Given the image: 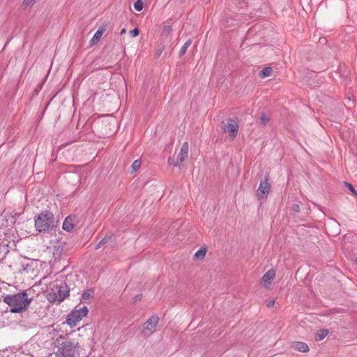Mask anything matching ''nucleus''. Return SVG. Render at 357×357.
I'll use <instances>...</instances> for the list:
<instances>
[{
    "instance_id": "nucleus-1",
    "label": "nucleus",
    "mask_w": 357,
    "mask_h": 357,
    "mask_svg": "<svg viewBox=\"0 0 357 357\" xmlns=\"http://www.w3.org/2000/svg\"><path fill=\"white\" fill-rule=\"evenodd\" d=\"M3 301L9 307L12 313H19L26 310L29 306L31 298H29L26 291H22L14 294H7Z\"/></svg>"
},
{
    "instance_id": "nucleus-2",
    "label": "nucleus",
    "mask_w": 357,
    "mask_h": 357,
    "mask_svg": "<svg viewBox=\"0 0 357 357\" xmlns=\"http://www.w3.org/2000/svg\"><path fill=\"white\" fill-rule=\"evenodd\" d=\"M56 346L54 348V353L50 357H75L79 348L78 343L71 341H56Z\"/></svg>"
},
{
    "instance_id": "nucleus-3",
    "label": "nucleus",
    "mask_w": 357,
    "mask_h": 357,
    "mask_svg": "<svg viewBox=\"0 0 357 357\" xmlns=\"http://www.w3.org/2000/svg\"><path fill=\"white\" fill-rule=\"evenodd\" d=\"M36 229L39 232H49L56 227V221L52 212L45 211L34 218Z\"/></svg>"
},
{
    "instance_id": "nucleus-4",
    "label": "nucleus",
    "mask_w": 357,
    "mask_h": 357,
    "mask_svg": "<svg viewBox=\"0 0 357 357\" xmlns=\"http://www.w3.org/2000/svg\"><path fill=\"white\" fill-rule=\"evenodd\" d=\"M68 296L66 285L52 284L49 289L47 298L50 303H61Z\"/></svg>"
},
{
    "instance_id": "nucleus-5",
    "label": "nucleus",
    "mask_w": 357,
    "mask_h": 357,
    "mask_svg": "<svg viewBox=\"0 0 357 357\" xmlns=\"http://www.w3.org/2000/svg\"><path fill=\"white\" fill-rule=\"evenodd\" d=\"M88 312L89 310L86 306H83L79 309L75 308L68 316L66 323L71 327H75L83 317L87 315Z\"/></svg>"
},
{
    "instance_id": "nucleus-6",
    "label": "nucleus",
    "mask_w": 357,
    "mask_h": 357,
    "mask_svg": "<svg viewBox=\"0 0 357 357\" xmlns=\"http://www.w3.org/2000/svg\"><path fill=\"white\" fill-rule=\"evenodd\" d=\"M159 323V317L157 314H153L142 326L141 333L144 337H150L157 328Z\"/></svg>"
},
{
    "instance_id": "nucleus-7",
    "label": "nucleus",
    "mask_w": 357,
    "mask_h": 357,
    "mask_svg": "<svg viewBox=\"0 0 357 357\" xmlns=\"http://www.w3.org/2000/svg\"><path fill=\"white\" fill-rule=\"evenodd\" d=\"M238 121L237 119H229L224 127V130L231 138L234 139L238 132Z\"/></svg>"
},
{
    "instance_id": "nucleus-8",
    "label": "nucleus",
    "mask_w": 357,
    "mask_h": 357,
    "mask_svg": "<svg viewBox=\"0 0 357 357\" xmlns=\"http://www.w3.org/2000/svg\"><path fill=\"white\" fill-rule=\"evenodd\" d=\"M78 223V218L75 215L68 216L63 223V229L71 231Z\"/></svg>"
},
{
    "instance_id": "nucleus-9",
    "label": "nucleus",
    "mask_w": 357,
    "mask_h": 357,
    "mask_svg": "<svg viewBox=\"0 0 357 357\" xmlns=\"http://www.w3.org/2000/svg\"><path fill=\"white\" fill-rule=\"evenodd\" d=\"M270 191V185L268 182V179L266 178L261 181L257 191V195L259 198L266 197Z\"/></svg>"
},
{
    "instance_id": "nucleus-10",
    "label": "nucleus",
    "mask_w": 357,
    "mask_h": 357,
    "mask_svg": "<svg viewBox=\"0 0 357 357\" xmlns=\"http://www.w3.org/2000/svg\"><path fill=\"white\" fill-rule=\"evenodd\" d=\"M188 149H189L188 143L187 142H185L182 144L181 150L177 156V160L179 162L181 165L188 158Z\"/></svg>"
},
{
    "instance_id": "nucleus-11",
    "label": "nucleus",
    "mask_w": 357,
    "mask_h": 357,
    "mask_svg": "<svg viewBox=\"0 0 357 357\" xmlns=\"http://www.w3.org/2000/svg\"><path fill=\"white\" fill-rule=\"evenodd\" d=\"M105 30L106 29L104 26H101L98 28L90 41L91 45H95L100 40Z\"/></svg>"
},
{
    "instance_id": "nucleus-12",
    "label": "nucleus",
    "mask_w": 357,
    "mask_h": 357,
    "mask_svg": "<svg viewBox=\"0 0 357 357\" xmlns=\"http://www.w3.org/2000/svg\"><path fill=\"white\" fill-rule=\"evenodd\" d=\"M292 348L300 352H307L309 347L307 344L303 342H294L292 343Z\"/></svg>"
},
{
    "instance_id": "nucleus-13",
    "label": "nucleus",
    "mask_w": 357,
    "mask_h": 357,
    "mask_svg": "<svg viewBox=\"0 0 357 357\" xmlns=\"http://www.w3.org/2000/svg\"><path fill=\"white\" fill-rule=\"evenodd\" d=\"M275 272L273 269L268 271L262 277L261 281L265 284H270L271 281L275 278Z\"/></svg>"
},
{
    "instance_id": "nucleus-14",
    "label": "nucleus",
    "mask_w": 357,
    "mask_h": 357,
    "mask_svg": "<svg viewBox=\"0 0 357 357\" xmlns=\"http://www.w3.org/2000/svg\"><path fill=\"white\" fill-rule=\"evenodd\" d=\"M94 294V291L93 289H89L86 291H85L81 297V301L82 302H85L89 298H91Z\"/></svg>"
},
{
    "instance_id": "nucleus-15",
    "label": "nucleus",
    "mask_w": 357,
    "mask_h": 357,
    "mask_svg": "<svg viewBox=\"0 0 357 357\" xmlns=\"http://www.w3.org/2000/svg\"><path fill=\"white\" fill-rule=\"evenodd\" d=\"M272 71L273 69L271 67H266L259 73V76L260 78L269 77L271 76Z\"/></svg>"
},
{
    "instance_id": "nucleus-16",
    "label": "nucleus",
    "mask_w": 357,
    "mask_h": 357,
    "mask_svg": "<svg viewBox=\"0 0 357 357\" xmlns=\"http://www.w3.org/2000/svg\"><path fill=\"white\" fill-rule=\"evenodd\" d=\"M328 333V330L322 329L319 331L315 335V340L317 341H320L323 340Z\"/></svg>"
},
{
    "instance_id": "nucleus-17",
    "label": "nucleus",
    "mask_w": 357,
    "mask_h": 357,
    "mask_svg": "<svg viewBox=\"0 0 357 357\" xmlns=\"http://www.w3.org/2000/svg\"><path fill=\"white\" fill-rule=\"evenodd\" d=\"M192 43V41L191 40H188L185 42V43L181 47V48L180 49V51H179V56H182L183 55L185 54V53L186 52V50L187 49L190 47V45H191Z\"/></svg>"
},
{
    "instance_id": "nucleus-18",
    "label": "nucleus",
    "mask_w": 357,
    "mask_h": 357,
    "mask_svg": "<svg viewBox=\"0 0 357 357\" xmlns=\"http://www.w3.org/2000/svg\"><path fill=\"white\" fill-rule=\"evenodd\" d=\"M206 254V248H200L199 250H197L195 254V257L197 259H202L205 257Z\"/></svg>"
},
{
    "instance_id": "nucleus-19",
    "label": "nucleus",
    "mask_w": 357,
    "mask_h": 357,
    "mask_svg": "<svg viewBox=\"0 0 357 357\" xmlns=\"http://www.w3.org/2000/svg\"><path fill=\"white\" fill-rule=\"evenodd\" d=\"M140 166H141V162L139 160H135L131 166L132 173L136 172L137 171H138Z\"/></svg>"
},
{
    "instance_id": "nucleus-20",
    "label": "nucleus",
    "mask_w": 357,
    "mask_h": 357,
    "mask_svg": "<svg viewBox=\"0 0 357 357\" xmlns=\"http://www.w3.org/2000/svg\"><path fill=\"white\" fill-rule=\"evenodd\" d=\"M134 8L137 11H141L144 8V3L142 0H137L134 3Z\"/></svg>"
},
{
    "instance_id": "nucleus-21",
    "label": "nucleus",
    "mask_w": 357,
    "mask_h": 357,
    "mask_svg": "<svg viewBox=\"0 0 357 357\" xmlns=\"http://www.w3.org/2000/svg\"><path fill=\"white\" fill-rule=\"evenodd\" d=\"M344 185L348 188V190L356 197H357V191L355 190L354 186L348 183V182H344Z\"/></svg>"
},
{
    "instance_id": "nucleus-22",
    "label": "nucleus",
    "mask_w": 357,
    "mask_h": 357,
    "mask_svg": "<svg viewBox=\"0 0 357 357\" xmlns=\"http://www.w3.org/2000/svg\"><path fill=\"white\" fill-rule=\"evenodd\" d=\"M36 2V0H24L22 3V6L24 8H28L32 6L34 3Z\"/></svg>"
},
{
    "instance_id": "nucleus-23",
    "label": "nucleus",
    "mask_w": 357,
    "mask_h": 357,
    "mask_svg": "<svg viewBox=\"0 0 357 357\" xmlns=\"http://www.w3.org/2000/svg\"><path fill=\"white\" fill-rule=\"evenodd\" d=\"M108 241V238L107 237L103 238L96 246L95 249L98 250L100 248L102 245L106 244Z\"/></svg>"
},
{
    "instance_id": "nucleus-24",
    "label": "nucleus",
    "mask_w": 357,
    "mask_h": 357,
    "mask_svg": "<svg viewBox=\"0 0 357 357\" xmlns=\"http://www.w3.org/2000/svg\"><path fill=\"white\" fill-rule=\"evenodd\" d=\"M168 163L171 165H173L174 167H181L179 162L177 160L175 162L174 159L173 158H169L168 159Z\"/></svg>"
},
{
    "instance_id": "nucleus-25",
    "label": "nucleus",
    "mask_w": 357,
    "mask_h": 357,
    "mask_svg": "<svg viewBox=\"0 0 357 357\" xmlns=\"http://www.w3.org/2000/svg\"><path fill=\"white\" fill-rule=\"evenodd\" d=\"M139 34V29L137 28H135L130 31V35L132 37H136Z\"/></svg>"
},
{
    "instance_id": "nucleus-26",
    "label": "nucleus",
    "mask_w": 357,
    "mask_h": 357,
    "mask_svg": "<svg viewBox=\"0 0 357 357\" xmlns=\"http://www.w3.org/2000/svg\"><path fill=\"white\" fill-rule=\"evenodd\" d=\"M291 209L292 211H294V212H299L300 211V207L298 204H293L292 206H291Z\"/></svg>"
},
{
    "instance_id": "nucleus-27",
    "label": "nucleus",
    "mask_w": 357,
    "mask_h": 357,
    "mask_svg": "<svg viewBox=\"0 0 357 357\" xmlns=\"http://www.w3.org/2000/svg\"><path fill=\"white\" fill-rule=\"evenodd\" d=\"M268 121V119L266 117V116L264 114L261 117V121L262 124L265 125Z\"/></svg>"
},
{
    "instance_id": "nucleus-28",
    "label": "nucleus",
    "mask_w": 357,
    "mask_h": 357,
    "mask_svg": "<svg viewBox=\"0 0 357 357\" xmlns=\"http://www.w3.org/2000/svg\"><path fill=\"white\" fill-rule=\"evenodd\" d=\"M274 304H275V301L274 300H270V301H267L266 306L268 307H273Z\"/></svg>"
},
{
    "instance_id": "nucleus-29",
    "label": "nucleus",
    "mask_w": 357,
    "mask_h": 357,
    "mask_svg": "<svg viewBox=\"0 0 357 357\" xmlns=\"http://www.w3.org/2000/svg\"><path fill=\"white\" fill-rule=\"evenodd\" d=\"M126 32V29L125 28L122 29L121 32H120V34L121 35H123Z\"/></svg>"
},
{
    "instance_id": "nucleus-30",
    "label": "nucleus",
    "mask_w": 357,
    "mask_h": 357,
    "mask_svg": "<svg viewBox=\"0 0 357 357\" xmlns=\"http://www.w3.org/2000/svg\"><path fill=\"white\" fill-rule=\"evenodd\" d=\"M136 300H140L141 299V295H137L136 297H135Z\"/></svg>"
},
{
    "instance_id": "nucleus-31",
    "label": "nucleus",
    "mask_w": 357,
    "mask_h": 357,
    "mask_svg": "<svg viewBox=\"0 0 357 357\" xmlns=\"http://www.w3.org/2000/svg\"><path fill=\"white\" fill-rule=\"evenodd\" d=\"M46 279H47V277H43L42 280H46Z\"/></svg>"
}]
</instances>
